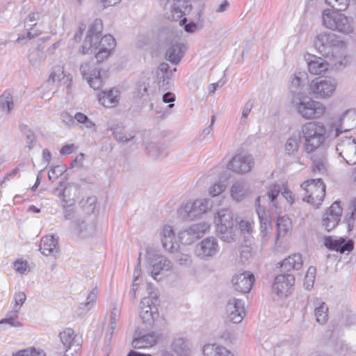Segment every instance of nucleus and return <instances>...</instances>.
<instances>
[{"label": "nucleus", "mask_w": 356, "mask_h": 356, "mask_svg": "<svg viewBox=\"0 0 356 356\" xmlns=\"http://www.w3.org/2000/svg\"><path fill=\"white\" fill-rule=\"evenodd\" d=\"M13 96L10 92H4L0 97V106L1 108L7 109L9 113L13 107Z\"/></svg>", "instance_id": "obj_48"}, {"label": "nucleus", "mask_w": 356, "mask_h": 356, "mask_svg": "<svg viewBox=\"0 0 356 356\" xmlns=\"http://www.w3.org/2000/svg\"><path fill=\"white\" fill-rule=\"evenodd\" d=\"M156 293H151L149 296L143 298L140 303L139 315L143 323L153 327L159 318L158 309L156 307Z\"/></svg>", "instance_id": "obj_8"}, {"label": "nucleus", "mask_w": 356, "mask_h": 356, "mask_svg": "<svg viewBox=\"0 0 356 356\" xmlns=\"http://www.w3.org/2000/svg\"><path fill=\"white\" fill-rule=\"evenodd\" d=\"M342 208L339 202H334L325 211L322 218V227L330 232L336 227L340 221Z\"/></svg>", "instance_id": "obj_17"}, {"label": "nucleus", "mask_w": 356, "mask_h": 356, "mask_svg": "<svg viewBox=\"0 0 356 356\" xmlns=\"http://www.w3.org/2000/svg\"><path fill=\"white\" fill-rule=\"evenodd\" d=\"M26 33L19 35L16 42H26L28 40H31L42 33L41 30L35 29L33 31L31 29H26Z\"/></svg>", "instance_id": "obj_52"}, {"label": "nucleus", "mask_w": 356, "mask_h": 356, "mask_svg": "<svg viewBox=\"0 0 356 356\" xmlns=\"http://www.w3.org/2000/svg\"><path fill=\"white\" fill-rule=\"evenodd\" d=\"M181 45L175 44L170 47L165 53L166 58L173 64H177L182 57Z\"/></svg>", "instance_id": "obj_41"}, {"label": "nucleus", "mask_w": 356, "mask_h": 356, "mask_svg": "<svg viewBox=\"0 0 356 356\" xmlns=\"http://www.w3.org/2000/svg\"><path fill=\"white\" fill-rule=\"evenodd\" d=\"M355 127H356V113L351 110H347L342 113L338 120L334 137H338L341 134L346 133Z\"/></svg>", "instance_id": "obj_24"}, {"label": "nucleus", "mask_w": 356, "mask_h": 356, "mask_svg": "<svg viewBox=\"0 0 356 356\" xmlns=\"http://www.w3.org/2000/svg\"><path fill=\"white\" fill-rule=\"evenodd\" d=\"M303 84V81L299 76L295 75L291 77L289 86L291 92L294 93L297 92L298 88H301Z\"/></svg>", "instance_id": "obj_60"}, {"label": "nucleus", "mask_w": 356, "mask_h": 356, "mask_svg": "<svg viewBox=\"0 0 356 356\" xmlns=\"http://www.w3.org/2000/svg\"><path fill=\"white\" fill-rule=\"evenodd\" d=\"M314 45L323 56L332 60L336 67L346 63V44L339 35L332 33H321L316 36Z\"/></svg>", "instance_id": "obj_2"}, {"label": "nucleus", "mask_w": 356, "mask_h": 356, "mask_svg": "<svg viewBox=\"0 0 356 356\" xmlns=\"http://www.w3.org/2000/svg\"><path fill=\"white\" fill-rule=\"evenodd\" d=\"M253 108V102L251 101L247 102L242 110L241 118V124H244L246 123L248 115H250L252 108Z\"/></svg>", "instance_id": "obj_59"}, {"label": "nucleus", "mask_w": 356, "mask_h": 356, "mask_svg": "<svg viewBox=\"0 0 356 356\" xmlns=\"http://www.w3.org/2000/svg\"><path fill=\"white\" fill-rule=\"evenodd\" d=\"M15 305L13 307V314L15 315L20 309V307L26 300V296L24 292H18L15 294Z\"/></svg>", "instance_id": "obj_54"}, {"label": "nucleus", "mask_w": 356, "mask_h": 356, "mask_svg": "<svg viewBox=\"0 0 356 356\" xmlns=\"http://www.w3.org/2000/svg\"><path fill=\"white\" fill-rule=\"evenodd\" d=\"M254 160L251 155L237 154L227 164L229 170L238 174H244L251 170Z\"/></svg>", "instance_id": "obj_19"}, {"label": "nucleus", "mask_w": 356, "mask_h": 356, "mask_svg": "<svg viewBox=\"0 0 356 356\" xmlns=\"http://www.w3.org/2000/svg\"><path fill=\"white\" fill-rule=\"evenodd\" d=\"M40 250L45 256L55 255L58 253V241L53 236H43L40 243Z\"/></svg>", "instance_id": "obj_31"}, {"label": "nucleus", "mask_w": 356, "mask_h": 356, "mask_svg": "<svg viewBox=\"0 0 356 356\" xmlns=\"http://www.w3.org/2000/svg\"><path fill=\"white\" fill-rule=\"evenodd\" d=\"M300 138V134H293L288 138L285 144V151L288 154H293L298 150Z\"/></svg>", "instance_id": "obj_44"}, {"label": "nucleus", "mask_w": 356, "mask_h": 356, "mask_svg": "<svg viewBox=\"0 0 356 356\" xmlns=\"http://www.w3.org/2000/svg\"><path fill=\"white\" fill-rule=\"evenodd\" d=\"M252 257L251 251L248 248H245L240 252L239 261L245 265L250 261Z\"/></svg>", "instance_id": "obj_62"}, {"label": "nucleus", "mask_w": 356, "mask_h": 356, "mask_svg": "<svg viewBox=\"0 0 356 356\" xmlns=\"http://www.w3.org/2000/svg\"><path fill=\"white\" fill-rule=\"evenodd\" d=\"M334 351L339 355H346L351 353V348L345 341L338 340L334 346Z\"/></svg>", "instance_id": "obj_53"}, {"label": "nucleus", "mask_w": 356, "mask_h": 356, "mask_svg": "<svg viewBox=\"0 0 356 356\" xmlns=\"http://www.w3.org/2000/svg\"><path fill=\"white\" fill-rule=\"evenodd\" d=\"M248 184L243 181L235 182L231 187L230 193L233 200L239 202L250 194Z\"/></svg>", "instance_id": "obj_34"}, {"label": "nucleus", "mask_w": 356, "mask_h": 356, "mask_svg": "<svg viewBox=\"0 0 356 356\" xmlns=\"http://www.w3.org/2000/svg\"><path fill=\"white\" fill-rule=\"evenodd\" d=\"M211 208L210 201L207 199H197L193 202H187L178 209V215L185 220H193L198 216L205 213Z\"/></svg>", "instance_id": "obj_11"}, {"label": "nucleus", "mask_w": 356, "mask_h": 356, "mask_svg": "<svg viewBox=\"0 0 356 356\" xmlns=\"http://www.w3.org/2000/svg\"><path fill=\"white\" fill-rule=\"evenodd\" d=\"M336 149L339 155L346 161V163L353 165L356 164V140L353 137L346 136L344 139H340L337 143Z\"/></svg>", "instance_id": "obj_14"}, {"label": "nucleus", "mask_w": 356, "mask_h": 356, "mask_svg": "<svg viewBox=\"0 0 356 356\" xmlns=\"http://www.w3.org/2000/svg\"><path fill=\"white\" fill-rule=\"evenodd\" d=\"M75 124H77L81 129H87L96 131L95 124L83 113L76 112L74 114Z\"/></svg>", "instance_id": "obj_42"}, {"label": "nucleus", "mask_w": 356, "mask_h": 356, "mask_svg": "<svg viewBox=\"0 0 356 356\" xmlns=\"http://www.w3.org/2000/svg\"><path fill=\"white\" fill-rule=\"evenodd\" d=\"M218 240L213 236L204 238L198 243L195 248V254L201 259L209 260L219 251Z\"/></svg>", "instance_id": "obj_12"}, {"label": "nucleus", "mask_w": 356, "mask_h": 356, "mask_svg": "<svg viewBox=\"0 0 356 356\" xmlns=\"http://www.w3.org/2000/svg\"><path fill=\"white\" fill-rule=\"evenodd\" d=\"M307 66L311 74H320L328 69L329 64L323 58L312 55L308 58Z\"/></svg>", "instance_id": "obj_32"}, {"label": "nucleus", "mask_w": 356, "mask_h": 356, "mask_svg": "<svg viewBox=\"0 0 356 356\" xmlns=\"http://www.w3.org/2000/svg\"><path fill=\"white\" fill-rule=\"evenodd\" d=\"M17 313L14 315L13 311L8 314V316L0 321V324H7L11 327H20L22 324L17 320Z\"/></svg>", "instance_id": "obj_56"}, {"label": "nucleus", "mask_w": 356, "mask_h": 356, "mask_svg": "<svg viewBox=\"0 0 356 356\" xmlns=\"http://www.w3.org/2000/svg\"><path fill=\"white\" fill-rule=\"evenodd\" d=\"M103 29L102 22L101 19H96L90 26L83 44L81 47L83 54H89L90 49H92L94 43L97 44Z\"/></svg>", "instance_id": "obj_16"}, {"label": "nucleus", "mask_w": 356, "mask_h": 356, "mask_svg": "<svg viewBox=\"0 0 356 356\" xmlns=\"http://www.w3.org/2000/svg\"><path fill=\"white\" fill-rule=\"evenodd\" d=\"M225 181H219L209 188V193L211 196L216 197L221 194L225 191Z\"/></svg>", "instance_id": "obj_55"}, {"label": "nucleus", "mask_w": 356, "mask_h": 356, "mask_svg": "<svg viewBox=\"0 0 356 356\" xmlns=\"http://www.w3.org/2000/svg\"><path fill=\"white\" fill-rule=\"evenodd\" d=\"M65 76L63 67L59 65L56 66L54 67V70L47 80V84L51 85L56 81H60L64 79Z\"/></svg>", "instance_id": "obj_47"}, {"label": "nucleus", "mask_w": 356, "mask_h": 356, "mask_svg": "<svg viewBox=\"0 0 356 356\" xmlns=\"http://www.w3.org/2000/svg\"><path fill=\"white\" fill-rule=\"evenodd\" d=\"M92 49H90V53L95 52L97 49L111 51L115 46V40L112 35H106L103 36L99 41H97L96 45H95L94 43H92Z\"/></svg>", "instance_id": "obj_40"}, {"label": "nucleus", "mask_w": 356, "mask_h": 356, "mask_svg": "<svg viewBox=\"0 0 356 356\" xmlns=\"http://www.w3.org/2000/svg\"><path fill=\"white\" fill-rule=\"evenodd\" d=\"M115 140L119 143H128L135 138V132L127 131L122 124H115L110 129Z\"/></svg>", "instance_id": "obj_30"}, {"label": "nucleus", "mask_w": 356, "mask_h": 356, "mask_svg": "<svg viewBox=\"0 0 356 356\" xmlns=\"http://www.w3.org/2000/svg\"><path fill=\"white\" fill-rule=\"evenodd\" d=\"M316 269L314 266H310L305 275L304 286L307 290H310L314 283Z\"/></svg>", "instance_id": "obj_49"}, {"label": "nucleus", "mask_w": 356, "mask_h": 356, "mask_svg": "<svg viewBox=\"0 0 356 356\" xmlns=\"http://www.w3.org/2000/svg\"><path fill=\"white\" fill-rule=\"evenodd\" d=\"M209 228L210 224L207 222L193 224L179 233V239L184 244H191L195 240L202 236Z\"/></svg>", "instance_id": "obj_13"}, {"label": "nucleus", "mask_w": 356, "mask_h": 356, "mask_svg": "<svg viewBox=\"0 0 356 356\" xmlns=\"http://www.w3.org/2000/svg\"><path fill=\"white\" fill-rule=\"evenodd\" d=\"M120 309L118 308L117 305H115L111 311L110 317L109 330H111V334L113 332V331L117 327V323L120 319Z\"/></svg>", "instance_id": "obj_51"}, {"label": "nucleus", "mask_w": 356, "mask_h": 356, "mask_svg": "<svg viewBox=\"0 0 356 356\" xmlns=\"http://www.w3.org/2000/svg\"><path fill=\"white\" fill-rule=\"evenodd\" d=\"M59 337L65 353L73 346L79 348L81 345V341L72 328L65 329L60 333Z\"/></svg>", "instance_id": "obj_29"}, {"label": "nucleus", "mask_w": 356, "mask_h": 356, "mask_svg": "<svg viewBox=\"0 0 356 356\" xmlns=\"http://www.w3.org/2000/svg\"><path fill=\"white\" fill-rule=\"evenodd\" d=\"M300 136L304 140L306 153L313 152L322 148L326 139V129L321 122H309L302 126Z\"/></svg>", "instance_id": "obj_4"}, {"label": "nucleus", "mask_w": 356, "mask_h": 356, "mask_svg": "<svg viewBox=\"0 0 356 356\" xmlns=\"http://www.w3.org/2000/svg\"><path fill=\"white\" fill-rule=\"evenodd\" d=\"M119 100V92L118 90H103L99 94V102L105 107L115 106Z\"/></svg>", "instance_id": "obj_37"}, {"label": "nucleus", "mask_w": 356, "mask_h": 356, "mask_svg": "<svg viewBox=\"0 0 356 356\" xmlns=\"http://www.w3.org/2000/svg\"><path fill=\"white\" fill-rule=\"evenodd\" d=\"M147 259L152 267V276L156 278L161 270H169L172 268V263L166 257L152 252H147Z\"/></svg>", "instance_id": "obj_23"}, {"label": "nucleus", "mask_w": 356, "mask_h": 356, "mask_svg": "<svg viewBox=\"0 0 356 356\" xmlns=\"http://www.w3.org/2000/svg\"><path fill=\"white\" fill-rule=\"evenodd\" d=\"M159 338L160 334L154 332L142 333L139 330H136L131 344L134 348H148L156 345Z\"/></svg>", "instance_id": "obj_21"}, {"label": "nucleus", "mask_w": 356, "mask_h": 356, "mask_svg": "<svg viewBox=\"0 0 356 356\" xmlns=\"http://www.w3.org/2000/svg\"><path fill=\"white\" fill-rule=\"evenodd\" d=\"M95 227L96 216H90L86 219H77L72 223V231L81 237L93 234Z\"/></svg>", "instance_id": "obj_22"}, {"label": "nucleus", "mask_w": 356, "mask_h": 356, "mask_svg": "<svg viewBox=\"0 0 356 356\" xmlns=\"http://www.w3.org/2000/svg\"><path fill=\"white\" fill-rule=\"evenodd\" d=\"M191 10V6L188 4V1L184 0H176L171 6L172 17L177 19L186 15Z\"/></svg>", "instance_id": "obj_39"}, {"label": "nucleus", "mask_w": 356, "mask_h": 356, "mask_svg": "<svg viewBox=\"0 0 356 356\" xmlns=\"http://www.w3.org/2000/svg\"><path fill=\"white\" fill-rule=\"evenodd\" d=\"M98 294L97 287H95L88 295L86 298V307L90 306L92 307L96 302Z\"/></svg>", "instance_id": "obj_63"}, {"label": "nucleus", "mask_w": 356, "mask_h": 356, "mask_svg": "<svg viewBox=\"0 0 356 356\" xmlns=\"http://www.w3.org/2000/svg\"><path fill=\"white\" fill-rule=\"evenodd\" d=\"M44 60V54L42 51L36 49L29 55V62L34 67H40Z\"/></svg>", "instance_id": "obj_50"}, {"label": "nucleus", "mask_w": 356, "mask_h": 356, "mask_svg": "<svg viewBox=\"0 0 356 356\" xmlns=\"http://www.w3.org/2000/svg\"><path fill=\"white\" fill-rule=\"evenodd\" d=\"M280 192L282 193V195L284 197H285L286 200H288V202H290L291 203L293 202V197L292 195V193L286 188L284 189V191H281L280 186L277 184H273L269 187L266 196H263L262 199L268 198V200L270 201L272 206L277 207V205L276 199L277 196L280 195ZM261 199V197H258L256 199V211L260 221L261 234L262 236V238L264 240H266V238L268 236V227L270 226V216L268 212L260 207Z\"/></svg>", "instance_id": "obj_3"}, {"label": "nucleus", "mask_w": 356, "mask_h": 356, "mask_svg": "<svg viewBox=\"0 0 356 356\" xmlns=\"http://www.w3.org/2000/svg\"><path fill=\"white\" fill-rule=\"evenodd\" d=\"M158 76V86L159 88L163 91L167 90L169 87L170 83V76L169 75L164 76Z\"/></svg>", "instance_id": "obj_64"}, {"label": "nucleus", "mask_w": 356, "mask_h": 356, "mask_svg": "<svg viewBox=\"0 0 356 356\" xmlns=\"http://www.w3.org/2000/svg\"><path fill=\"white\" fill-rule=\"evenodd\" d=\"M76 192L77 188L75 186L68 184L65 186L62 191L63 201L65 202L74 201L76 197Z\"/></svg>", "instance_id": "obj_46"}, {"label": "nucleus", "mask_w": 356, "mask_h": 356, "mask_svg": "<svg viewBox=\"0 0 356 356\" xmlns=\"http://www.w3.org/2000/svg\"><path fill=\"white\" fill-rule=\"evenodd\" d=\"M325 3L332 9H325L321 15L322 24L327 29L346 35L353 32L350 19L341 11H345L350 0H325Z\"/></svg>", "instance_id": "obj_1"}, {"label": "nucleus", "mask_w": 356, "mask_h": 356, "mask_svg": "<svg viewBox=\"0 0 356 356\" xmlns=\"http://www.w3.org/2000/svg\"><path fill=\"white\" fill-rule=\"evenodd\" d=\"M15 356H45L42 350L27 348L18 351Z\"/></svg>", "instance_id": "obj_57"}, {"label": "nucleus", "mask_w": 356, "mask_h": 356, "mask_svg": "<svg viewBox=\"0 0 356 356\" xmlns=\"http://www.w3.org/2000/svg\"><path fill=\"white\" fill-rule=\"evenodd\" d=\"M232 282L234 291L245 294L251 290L254 282V277L250 271H245L234 275Z\"/></svg>", "instance_id": "obj_20"}, {"label": "nucleus", "mask_w": 356, "mask_h": 356, "mask_svg": "<svg viewBox=\"0 0 356 356\" xmlns=\"http://www.w3.org/2000/svg\"><path fill=\"white\" fill-rule=\"evenodd\" d=\"M291 227V222L288 218L278 217L277 220V239L286 235Z\"/></svg>", "instance_id": "obj_43"}, {"label": "nucleus", "mask_w": 356, "mask_h": 356, "mask_svg": "<svg viewBox=\"0 0 356 356\" xmlns=\"http://www.w3.org/2000/svg\"><path fill=\"white\" fill-rule=\"evenodd\" d=\"M324 245L327 248L341 253H343L346 251L350 252L354 248L353 240L346 241L343 238L334 239L332 236H326L324 238Z\"/></svg>", "instance_id": "obj_27"}, {"label": "nucleus", "mask_w": 356, "mask_h": 356, "mask_svg": "<svg viewBox=\"0 0 356 356\" xmlns=\"http://www.w3.org/2000/svg\"><path fill=\"white\" fill-rule=\"evenodd\" d=\"M176 261L183 266H189L192 264L191 257L188 254L179 253L176 255Z\"/></svg>", "instance_id": "obj_58"}, {"label": "nucleus", "mask_w": 356, "mask_h": 356, "mask_svg": "<svg viewBox=\"0 0 356 356\" xmlns=\"http://www.w3.org/2000/svg\"><path fill=\"white\" fill-rule=\"evenodd\" d=\"M45 16L42 10H35L30 12L24 19L25 29L33 30L38 29L37 25Z\"/></svg>", "instance_id": "obj_38"}, {"label": "nucleus", "mask_w": 356, "mask_h": 356, "mask_svg": "<svg viewBox=\"0 0 356 356\" xmlns=\"http://www.w3.org/2000/svg\"><path fill=\"white\" fill-rule=\"evenodd\" d=\"M314 316L316 321L321 325H324L328 320V307L325 302L318 298L314 300Z\"/></svg>", "instance_id": "obj_36"}, {"label": "nucleus", "mask_w": 356, "mask_h": 356, "mask_svg": "<svg viewBox=\"0 0 356 356\" xmlns=\"http://www.w3.org/2000/svg\"><path fill=\"white\" fill-rule=\"evenodd\" d=\"M82 208L86 214H95L97 210V197L95 196L88 197L86 200L81 202Z\"/></svg>", "instance_id": "obj_45"}, {"label": "nucleus", "mask_w": 356, "mask_h": 356, "mask_svg": "<svg viewBox=\"0 0 356 356\" xmlns=\"http://www.w3.org/2000/svg\"><path fill=\"white\" fill-rule=\"evenodd\" d=\"M80 72L83 79L94 90L99 89L108 77L107 72L95 66L93 62L83 63L80 67Z\"/></svg>", "instance_id": "obj_9"}, {"label": "nucleus", "mask_w": 356, "mask_h": 356, "mask_svg": "<svg viewBox=\"0 0 356 356\" xmlns=\"http://www.w3.org/2000/svg\"><path fill=\"white\" fill-rule=\"evenodd\" d=\"M301 188L306 192L304 201L318 207L323 201L325 195V184L321 179H313L304 181Z\"/></svg>", "instance_id": "obj_7"}, {"label": "nucleus", "mask_w": 356, "mask_h": 356, "mask_svg": "<svg viewBox=\"0 0 356 356\" xmlns=\"http://www.w3.org/2000/svg\"><path fill=\"white\" fill-rule=\"evenodd\" d=\"M293 106L297 113L307 120L319 118L325 111L324 105L309 97L295 99Z\"/></svg>", "instance_id": "obj_6"}, {"label": "nucleus", "mask_w": 356, "mask_h": 356, "mask_svg": "<svg viewBox=\"0 0 356 356\" xmlns=\"http://www.w3.org/2000/svg\"><path fill=\"white\" fill-rule=\"evenodd\" d=\"M202 353L204 356H234L225 346L216 343L205 344Z\"/></svg>", "instance_id": "obj_35"}, {"label": "nucleus", "mask_w": 356, "mask_h": 356, "mask_svg": "<svg viewBox=\"0 0 356 356\" xmlns=\"http://www.w3.org/2000/svg\"><path fill=\"white\" fill-rule=\"evenodd\" d=\"M160 237L165 250L170 252H175L178 250L179 245L175 241V234L172 226L166 225L162 227L160 230Z\"/></svg>", "instance_id": "obj_25"}, {"label": "nucleus", "mask_w": 356, "mask_h": 356, "mask_svg": "<svg viewBox=\"0 0 356 356\" xmlns=\"http://www.w3.org/2000/svg\"><path fill=\"white\" fill-rule=\"evenodd\" d=\"M227 320L234 323H239L245 316L244 301L236 298H231L226 305Z\"/></svg>", "instance_id": "obj_15"}, {"label": "nucleus", "mask_w": 356, "mask_h": 356, "mask_svg": "<svg viewBox=\"0 0 356 356\" xmlns=\"http://www.w3.org/2000/svg\"><path fill=\"white\" fill-rule=\"evenodd\" d=\"M338 83L330 76L318 77L310 84L311 93L317 99H326L332 96Z\"/></svg>", "instance_id": "obj_10"}, {"label": "nucleus", "mask_w": 356, "mask_h": 356, "mask_svg": "<svg viewBox=\"0 0 356 356\" xmlns=\"http://www.w3.org/2000/svg\"><path fill=\"white\" fill-rule=\"evenodd\" d=\"M171 348L177 356H190L192 354V348L188 339L183 337L175 338Z\"/></svg>", "instance_id": "obj_28"}, {"label": "nucleus", "mask_w": 356, "mask_h": 356, "mask_svg": "<svg viewBox=\"0 0 356 356\" xmlns=\"http://www.w3.org/2000/svg\"><path fill=\"white\" fill-rule=\"evenodd\" d=\"M60 120L64 124L69 127L75 125L74 115H72L67 112H63L60 114Z\"/></svg>", "instance_id": "obj_61"}, {"label": "nucleus", "mask_w": 356, "mask_h": 356, "mask_svg": "<svg viewBox=\"0 0 356 356\" xmlns=\"http://www.w3.org/2000/svg\"><path fill=\"white\" fill-rule=\"evenodd\" d=\"M309 158L312 162V171L314 173L323 174L327 171V159L323 148L318 149L313 152H309Z\"/></svg>", "instance_id": "obj_26"}, {"label": "nucleus", "mask_w": 356, "mask_h": 356, "mask_svg": "<svg viewBox=\"0 0 356 356\" xmlns=\"http://www.w3.org/2000/svg\"><path fill=\"white\" fill-rule=\"evenodd\" d=\"M280 264L283 270L286 272L292 270H298L302 268L303 265L302 255L299 253L293 254L284 259Z\"/></svg>", "instance_id": "obj_33"}, {"label": "nucleus", "mask_w": 356, "mask_h": 356, "mask_svg": "<svg viewBox=\"0 0 356 356\" xmlns=\"http://www.w3.org/2000/svg\"><path fill=\"white\" fill-rule=\"evenodd\" d=\"M218 236L223 241L231 243L234 241L236 226L232 212L229 209H222L215 216Z\"/></svg>", "instance_id": "obj_5"}, {"label": "nucleus", "mask_w": 356, "mask_h": 356, "mask_svg": "<svg viewBox=\"0 0 356 356\" xmlns=\"http://www.w3.org/2000/svg\"><path fill=\"white\" fill-rule=\"evenodd\" d=\"M295 277L291 274L278 275L275 278L273 290L281 298L287 297L293 290Z\"/></svg>", "instance_id": "obj_18"}]
</instances>
